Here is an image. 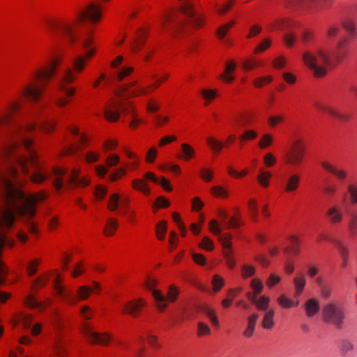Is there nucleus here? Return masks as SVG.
<instances>
[{"label":"nucleus","mask_w":357,"mask_h":357,"mask_svg":"<svg viewBox=\"0 0 357 357\" xmlns=\"http://www.w3.org/2000/svg\"><path fill=\"white\" fill-rule=\"evenodd\" d=\"M39 127L44 132H49L55 127V122L52 121H41L39 123Z\"/></svg>","instance_id":"3c124183"},{"label":"nucleus","mask_w":357,"mask_h":357,"mask_svg":"<svg viewBox=\"0 0 357 357\" xmlns=\"http://www.w3.org/2000/svg\"><path fill=\"white\" fill-rule=\"evenodd\" d=\"M259 318L257 313H253L248 318V326L244 331V335L246 337H251L255 331V324Z\"/></svg>","instance_id":"5701e85b"},{"label":"nucleus","mask_w":357,"mask_h":357,"mask_svg":"<svg viewBox=\"0 0 357 357\" xmlns=\"http://www.w3.org/2000/svg\"><path fill=\"white\" fill-rule=\"evenodd\" d=\"M306 315L308 317H313L319 310V303L316 298L307 300L305 305Z\"/></svg>","instance_id":"4be33fe9"},{"label":"nucleus","mask_w":357,"mask_h":357,"mask_svg":"<svg viewBox=\"0 0 357 357\" xmlns=\"http://www.w3.org/2000/svg\"><path fill=\"white\" fill-rule=\"evenodd\" d=\"M331 241L334 242L342 256V266L346 267L347 266V259L349 255L348 249L340 241L335 239H331Z\"/></svg>","instance_id":"bb28decb"},{"label":"nucleus","mask_w":357,"mask_h":357,"mask_svg":"<svg viewBox=\"0 0 357 357\" xmlns=\"http://www.w3.org/2000/svg\"><path fill=\"white\" fill-rule=\"evenodd\" d=\"M270 298L266 296H261L259 299H257L255 304L257 308L260 311H268Z\"/></svg>","instance_id":"72a5a7b5"},{"label":"nucleus","mask_w":357,"mask_h":357,"mask_svg":"<svg viewBox=\"0 0 357 357\" xmlns=\"http://www.w3.org/2000/svg\"><path fill=\"white\" fill-rule=\"evenodd\" d=\"M278 303L282 307L285 308H290L294 305L296 306L298 305V302H296L294 304V301L291 299L287 298L284 295H281L278 298Z\"/></svg>","instance_id":"e433bc0d"},{"label":"nucleus","mask_w":357,"mask_h":357,"mask_svg":"<svg viewBox=\"0 0 357 357\" xmlns=\"http://www.w3.org/2000/svg\"><path fill=\"white\" fill-rule=\"evenodd\" d=\"M234 22H231L218 28L216 34L220 39H222L227 34L228 30L234 25Z\"/></svg>","instance_id":"49530a36"},{"label":"nucleus","mask_w":357,"mask_h":357,"mask_svg":"<svg viewBox=\"0 0 357 357\" xmlns=\"http://www.w3.org/2000/svg\"><path fill=\"white\" fill-rule=\"evenodd\" d=\"M255 273V268L252 265L245 264L242 266V276L247 278L252 276Z\"/></svg>","instance_id":"09e8293b"},{"label":"nucleus","mask_w":357,"mask_h":357,"mask_svg":"<svg viewBox=\"0 0 357 357\" xmlns=\"http://www.w3.org/2000/svg\"><path fill=\"white\" fill-rule=\"evenodd\" d=\"M120 197L117 193L112 194L109 200L108 208L111 211H115L119 206Z\"/></svg>","instance_id":"a18cd8bd"},{"label":"nucleus","mask_w":357,"mask_h":357,"mask_svg":"<svg viewBox=\"0 0 357 357\" xmlns=\"http://www.w3.org/2000/svg\"><path fill=\"white\" fill-rule=\"evenodd\" d=\"M52 348L56 356L61 357L66 354L65 344L62 339L57 335L54 340Z\"/></svg>","instance_id":"393cba45"},{"label":"nucleus","mask_w":357,"mask_h":357,"mask_svg":"<svg viewBox=\"0 0 357 357\" xmlns=\"http://www.w3.org/2000/svg\"><path fill=\"white\" fill-rule=\"evenodd\" d=\"M290 240L292 242V248H290L289 247H286L284 248V252H288L289 251H291L293 255H298L299 253V243L300 241L297 236H291L290 237Z\"/></svg>","instance_id":"f704fd0d"},{"label":"nucleus","mask_w":357,"mask_h":357,"mask_svg":"<svg viewBox=\"0 0 357 357\" xmlns=\"http://www.w3.org/2000/svg\"><path fill=\"white\" fill-rule=\"evenodd\" d=\"M349 230L353 235L356 234L357 232V212H354L350 215Z\"/></svg>","instance_id":"4c0bfd02"},{"label":"nucleus","mask_w":357,"mask_h":357,"mask_svg":"<svg viewBox=\"0 0 357 357\" xmlns=\"http://www.w3.org/2000/svg\"><path fill=\"white\" fill-rule=\"evenodd\" d=\"M321 166L324 169H325L326 171L331 172V174L335 175L339 179L344 180L347 177V173L342 169H337L334 166L331 165L330 163L327 162H322Z\"/></svg>","instance_id":"b1692460"},{"label":"nucleus","mask_w":357,"mask_h":357,"mask_svg":"<svg viewBox=\"0 0 357 357\" xmlns=\"http://www.w3.org/2000/svg\"><path fill=\"white\" fill-rule=\"evenodd\" d=\"M202 94L206 100H212L216 96L215 90H202Z\"/></svg>","instance_id":"338daca9"},{"label":"nucleus","mask_w":357,"mask_h":357,"mask_svg":"<svg viewBox=\"0 0 357 357\" xmlns=\"http://www.w3.org/2000/svg\"><path fill=\"white\" fill-rule=\"evenodd\" d=\"M250 286L254 290L255 294H259L264 288L262 282L258 278H255L251 281Z\"/></svg>","instance_id":"8fccbe9b"},{"label":"nucleus","mask_w":357,"mask_h":357,"mask_svg":"<svg viewBox=\"0 0 357 357\" xmlns=\"http://www.w3.org/2000/svg\"><path fill=\"white\" fill-rule=\"evenodd\" d=\"M236 68V64L233 62H227L225 73L220 75V77L227 82H232L234 80V77L230 75L229 73L233 72Z\"/></svg>","instance_id":"a878e982"},{"label":"nucleus","mask_w":357,"mask_h":357,"mask_svg":"<svg viewBox=\"0 0 357 357\" xmlns=\"http://www.w3.org/2000/svg\"><path fill=\"white\" fill-rule=\"evenodd\" d=\"M348 192L350 195L351 203L357 204V185L349 184L348 185Z\"/></svg>","instance_id":"864d4df0"},{"label":"nucleus","mask_w":357,"mask_h":357,"mask_svg":"<svg viewBox=\"0 0 357 357\" xmlns=\"http://www.w3.org/2000/svg\"><path fill=\"white\" fill-rule=\"evenodd\" d=\"M198 336H203L205 335H209L211 333V329L209 326L204 322H198Z\"/></svg>","instance_id":"5fc2aeb1"},{"label":"nucleus","mask_w":357,"mask_h":357,"mask_svg":"<svg viewBox=\"0 0 357 357\" xmlns=\"http://www.w3.org/2000/svg\"><path fill=\"white\" fill-rule=\"evenodd\" d=\"M118 226L119 224L116 220L114 218H109L104 228L105 234L107 236L113 235Z\"/></svg>","instance_id":"c756f323"},{"label":"nucleus","mask_w":357,"mask_h":357,"mask_svg":"<svg viewBox=\"0 0 357 357\" xmlns=\"http://www.w3.org/2000/svg\"><path fill=\"white\" fill-rule=\"evenodd\" d=\"M126 174V171L123 168H119L116 169L113 173L109 174V178L112 181H116L121 176L125 175Z\"/></svg>","instance_id":"0e129e2a"},{"label":"nucleus","mask_w":357,"mask_h":357,"mask_svg":"<svg viewBox=\"0 0 357 357\" xmlns=\"http://www.w3.org/2000/svg\"><path fill=\"white\" fill-rule=\"evenodd\" d=\"M274 310H269L265 312L262 319V326L266 329H270L274 326L273 316Z\"/></svg>","instance_id":"cd10ccee"},{"label":"nucleus","mask_w":357,"mask_h":357,"mask_svg":"<svg viewBox=\"0 0 357 357\" xmlns=\"http://www.w3.org/2000/svg\"><path fill=\"white\" fill-rule=\"evenodd\" d=\"M43 92V86L36 85L34 82H29L20 89V94L33 102H37Z\"/></svg>","instance_id":"9d476101"},{"label":"nucleus","mask_w":357,"mask_h":357,"mask_svg":"<svg viewBox=\"0 0 357 357\" xmlns=\"http://www.w3.org/2000/svg\"><path fill=\"white\" fill-rule=\"evenodd\" d=\"M281 280V277L275 273H271L268 278L266 284L269 288H272L277 284H278Z\"/></svg>","instance_id":"603ef678"},{"label":"nucleus","mask_w":357,"mask_h":357,"mask_svg":"<svg viewBox=\"0 0 357 357\" xmlns=\"http://www.w3.org/2000/svg\"><path fill=\"white\" fill-rule=\"evenodd\" d=\"M284 121L282 115L273 116L268 118V121L271 127H275Z\"/></svg>","instance_id":"e2e57ef3"},{"label":"nucleus","mask_w":357,"mask_h":357,"mask_svg":"<svg viewBox=\"0 0 357 357\" xmlns=\"http://www.w3.org/2000/svg\"><path fill=\"white\" fill-rule=\"evenodd\" d=\"M289 26V22H287V21H286L284 20H277L275 22H273L271 25V29L272 28L273 29H280V30H284Z\"/></svg>","instance_id":"680f3d73"},{"label":"nucleus","mask_w":357,"mask_h":357,"mask_svg":"<svg viewBox=\"0 0 357 357\" xmlns=\"http://www.w3.org/2000/svg\"><path fill=\"white\" fill-rule=\"evenodd\" d=\"M24 304L28 307L35 309V308H42L45 306V303L41 301H38L33 295L27 296L24 301Z\"/></svg>","instance_id":"c85d7f7f"},{"label":"nucleus","mask_w":357,"mask_h":357,"mask_svg":"<svg viewBox=\"0 0 357 357\" xmlns=\"http://www.w3.org/2000/svg\"><path fill=\"white\" fill-rule=\"evenodd\" d=\"M82 333L92 344L107 345L112 339L107 333H99L93 331L92 327L88 323H84L82 329Z\"/></svg>","instance_id":"1a4fd4ad"},{"label":"nucleus","mask_w":357,"mask_h":357,"mask_svg":"<svg viewBox=\"0 0 357 357\" xmlns=\"http://www.w3.org/2000/svg\"><path fill=\"white\" fill-rule=\"evenodd\" d=\"M305 276L301 274L299 277H296L294 280V284L296 289L295 296H298L303 291L305 285Z\"/></svg>","instance_id":"7c9ffc66"},{"label":"nucleus","mask_w":357,"mask_h":357,"mask_svg":"<svg viewBox=\"0 0 357 357\" xmlns=\"http://www.w3.org/2000/svg\"><path fill=\"white\" fill-rule=\"evenodd\" d=\"M300 182V176L298 174H294L290 175L285 181L284 187V191L287 192H293L298 188Z\"/></svg>","instance_id":"aec40b11"},{"label":"nucleus","mask_w":357,"mask_h":357,"mask_svg":"<svg viewBox=\"0 0 357 357\" xmlns=\"http://www.w3.org/2000/svg\"><path fill=\"white\" fill-rule=\"evenodd\" d=\"M257 137V133L256 131H255L253 130H248L245 131V132L243 134L240 135L239 139L241 141L251 140V139H255Z\"/></svg>","instance_id":"bf43d9fd"},{"label":"nucleus","mask_w":357,"mask_h":357,"mask_svg":"<svg viewBox=\"0 0 357 357\" xmlns=\"http://www.w3.org/2000/svg\"><path fill=\"white\" fill-rule=\"evenodd\" d=\"M343 28L349 33L354 34L356 30V24L351 20H347L342 23Z\"/></svg>","instance_id":"6e6d98bb"},{"label":"nucleus","mask_w":357,"mask_h":357,"mask_svg":"<svg viewBox=\"0 0 357 357\" xmlns=\"http://www.w3.org/2000/svg\"><path fill=\"white\" fill-rule=\"evenodd\" d=\"M249 205V210H250V214L251 219L256 222L257 220V202L254 199H251L249 201L248 203Z\"/></svg>","instance_id":"de8ad7c7"},{"label":"nucleus","mask_w":357,"mask_h":357,"mask_svg":"<svg viewBox=\"0 0 357 357\" xmlns=\"http://www.w3.org/2000/svg\"><path fill=\"white\" fill-rule=\"evenodd\" d=\"M132 185L135 190H139L146 195L150 193V189L147 186L146 182L143 180L135 179L132 182Z\"/></svg>","instance_id":"2f4dec72"},{"label":"nucleus","mask_w":357,"mask_h":357,"mask_svg":"<svg viewBox=\"0 0 357 357\" xmlns=\"http://www.w3.org/2000/svg\"><path fill=\"white\" fill-rule=\"evenodd\" d=\"M137 84V81H134L129 84H123L119 86V90L116 92V96L119 98H124L123 93H128V96L125 97L127 100L130 97L138 96L148 93V90L145 87L139 86L136 90L130 91V89Z\"/></svg>","instance_id":"f8f14e48"},{"label":"nucleus","mask_w":357,"mask_h":357,"mask_svg":"<svg viewBox=\"0 0 357 357\" xmlns=\"http://www.w3.org/2000/svg\"><path fill=\"white\" fill-rule=\"evenodd\" d=\"M132 67H124L116 72V77L119 81H121L124 77L129 75L132 72Z\"/></svg>","instance_id":"4d7b16f0"},{"label":"nucleus","mask_w":357,"mask_h":357,"mask_svg":"<svg viewBox=\"0 0 357 357\" xmlns=\"http://www.w3.org/2000/svg\"><path fill=\"white\" fill-rule=\"evenodd\" d=\"M146 302L142 298L137 301H130L125 303L123 312L130 314L133 317H137L138 312L143 306L146 305Z\"/></svg>","instance_id":"dca6fc26"},{"label":"nucleus","mask_w":357,"mask_h":357,"mask_svg":"<svg viewBox=\"0 0 357 357\" xmlns=\"http://www.w3.org/2000/svg\"><path fill=\"white\" fill-rule=\"evenodd\" d=\"M326 216L331 223L337 224L342 222L344 213L340 206H333L326 211Z\"/></svg>","instance_id":"6ab92c4d"},{"label":"nucleus","mask_w":357,"mask_h":357,"mask_svg":"<svg viewBox=\"0 0 357 357\" xmlns=\"http://www.w3.org/2000/svg\"><path fill=\"white\" fill-rule=\"evenodd\" d=\"M304 63L313 72L316 77H322L327 73V66L332 63L329 51L319 47L303 54Z\"/></svg>","instance_id":"7ed1b4c3"},{"label":"nucleus","mask_w":357,"mask_h":357,"mask_svg":"<svg viewBox=\"0 0 357 357\" xmlns=\"http://www.w3.org/2000/svg\"><path fill=\"white\" fill-rule=\"evenodd\" d=\"M155 284L156 281L151 279L146 282L145 286L150 291H151L152 295L156 301V305L158 310L162 311L167 307V304L165 303L166 298L160 291L153 289Z\"/></svg>","instance_id":"4468645a"},{"label":"nucleus","mask_w":357,"mask_h":357,"mask_svg":"<svg viewBox=\"0 0 357 357\" xmlns=\"http://www.w3.org/2000/svg\"><path fill=\"white\" fill-rule=\"evenodd\" d=\"M346 40H340L337 43V49L338 50V52L337 53L335 56V60L337 62L341 61L344 56L345 52L343 50V46L345 45Z\"/></svg>","instance_id":"37998d69"},{"label":"nucleus","mask_w":357,"mask_h":357,"mask_svg":"<svg viewBox=\"0 0 357 357\" xmlns=\"http://www.w3.org/2000/svg\"><path fill=\"white\" fill-rule=\"evenodd\" d=\"M315 105L321 111H322L324 112H326L328 114H330L331 116L337 118V119H339L340 121H347L350 119L351 116L349 114L340 113L331 107H329V106H327L326 105L321 104V103H316Z\"/></svg>","instance_id":"a211bd4d"},{"label":"nucleus","mask_w":357,"mask_h":357,"mask_svg":"<svg viewBox=\"0 0 357 357\" xmlns=\"http://www.w3.org/2000/svg\"><path fill=\"white\" fill-rule=\"evenodd\" d=\"M60 63V59H53L47 68L37 70L33 75L34 78L43 79L45 80L50 79L54 77Z\"/></svg>","instance_id":"ddd939ff"},{"label":"nucleus","mask_w":357,"mask_h":357,"mask_svg":"<svg viewBox=\"0 0 357 357\" xmlns=\"http://www.w3.org/2000/svg\"><path fill=\"white\" fill-rule=\"evenodd\" d=\"M137 36L134 39V47L132 48L133 52L139 50L144 45L147 38L148 32L142 29H139L137 31Z\"/></svg>","instance_id":"412c9836"},{"label":"nucleus","mask_w":357,"mask_h":357,"mask_svg":"<svg viewBox=\"0 0 357 357\" xmlns=\"http://www.w3.org/2000/svg\"><path fill=\"white\" fill-rule=\"evenodd\" d=\"M271 177V174L268 172L261 170L257 176V180L262 187H267L269 184V178Z\"/></svg>","instance_id":"c9c22d12"},{"label":"nucleus","mask_w":357,"mask_h":357,"mask_svg":"<svg viewBox=\"0 0 357 357\" xmlns=\"http://www.w3.org/2000/svg\"><path fill=\"white\" fill-rule=\"evenodd\" d=\"M113 109H106L105 116L109 121H116L119 118V109H121L122 112H130L132 108L129 102L118 101L113 103Z\"/></svg>","instance_id":"9b49d317"},{"label":"nucleus","mask_w":357,"mask_h":357,"mask_svg":"<svg viewBox=\"0 0 357 357\" xmlns=\"http://www.w3.org/2000/svg\"><path fill=\"white\" fill-rule=\"evenodd\" d=\"M273 139L270 134H265L259 142V146L261 149H264L272 144Z\"/></svg>","instance_id":"13d9d810"},{"label":"nucleus","mask_w":357,"mask_h":357,"mask_svg":"<svg viewBox=\"0 0 357 357\" xmlns=\"http://www.w3.org/2000/svg\"><path fill=\"white\" fill-rule=\"evenodd\" d=\"M322 319L326 324L342 328L345 319L344 307L336 301L328 302L323 307Z\"/></svg>","instance_id":"39448f33"},{"label":"nucleus","mask_w":357,"mask_h":357,"mask_svg":"<svg viewBox=\"0 0 357 357\" xmlns=\"http://www.w3.org/2000/svg\"><path fill=\"white\" fill-rule=\"evenodd\" d=\"M224 279L218 275H214L212 280L213 290L215 292L220 291L224 286Z\"/></svg>","instance_id":"ea45409f"},{"label":"nucleus","mask_w":357,"mask_h":357,"mask_svg":"<svg viewBox=\"0 0 357 357\" xmlns=\"http://www.w3.org/2000/svg\"><path fill=\"white\" fill-rule=\"evenodd\" d=\"M209 227L211 231L219 236L218 240L225 249L224 255L227 260V264L231 268H233L236 265V262L231 257V235L228 233L221 235L222 229L215 220H212L209 222Z\"/></svg>","instance_id":"423d86ee"},{"label":"nucleus","mask_w":357,"mask_h":357,"mask_svg":"<svg viewBox=\"0 0 357 357\" xmlns=\"http://www.w3.org/2000/svg\"><path fill=\"white\" fill-rule=\"evenodd\" d=\"M167 229V222L165 220H161L156 225V234L159 240L164 239Z\"/></svg>","instance_id":"58836bf2"},{"label":"nucleus","mask_w":357,"mask_h":357,"mask_svg":"<svg viewBox=\"0 0 357 357\" xmlns=\"http://www.w3.org/2000/svg\"><path fill=\"white\" fill-rule=\"evenodd\" d=\"M206 142L211 146L212 149L217 153H219L224 146V144L222 142L217 141L212 137H208L206 139Z\"/></svg>","instance_id":"c03bdc74"},{"label":"nucleus","mask_w":357,"mask_h":357,"mask_svg":"<svg viewBox=\"0 0 357 357\" xmlns=\"http://www.w3.org/2000/svg\"><path fill=\"white\" fill-rule=\"evenodd\" d=\"M304 148L291 149L287 154V163L297 166L299 165L304 158Z\"/></svg>","instance_id":"2eb2a0df"},{"label":"nucleus","mask_w":357,"mask_h":357,"mask_svg":"<svg viewBox=\"0 0 357 357\" xmlns=\"http://www.w3.org/2000/svg\"><path fill=\"white\" fill-rule=\"evenodd\" d=\"M183 155L181 157L183 160H189L192 158L195 154L194 149L188 144L183 143L181 145Z\"/></svg>","instance_id":"473e14b6"},{"label":"nucleus","mask_w":357,"mask_h":357,"mask_svg":"<svg viewBox=\"0 0 357 357\" xmlns=\"http://www.w3.org/2000/svg\"><path fill=\"white\" fill-rule=\"evenodd\" d=\"M182 12L190 18V23L196 26H200L202 24V19L195 15L192 5L190 2H184L181 6Z\"/></svg>","instance_id":"f3484780"},{"label":"nucleus","mask_w":357,"mask_h":357,"mask_svg":"<svg viewBox=\"0 0 357 357\" xmlns=\"http://www.w3.org/2000/svg\"><path fill=\"white\" fill-rule=\"evenodd\" d=\"M288 8H301L310 11H317L319 8L331 4L330 0H283Z\"/></svg>","instance_id":"6e6552de"},{"label":"nucleus","mask_w":357,"mask_h":357,"mask_svg":"<svg viewBox=\"0 0 357 357\" xmlns=\"http://www.w3.org/2000/svg\"><path fill=\"white\" fill-rule=\"evenodd\" d=\"M178 295V289L174 285H171L169 288L167 296H165L166 301L165 303L167 305V301L174 302L176 300Z\"/></svg>","instance_id":"a19ab883"},{"label":"nucleus","mask_w":357,"mask_h":357,"mask_svg":"<svg viewBox=\"0 0 357 357\" xmlns=\"http://www.w3.org/2000/svg\"><path fill=\"white\" fill-rule=\"evenodd\" d=\"M54 288L56 294L65 298L66 302L70 305H75L79 299H87L90 294L93 291V289L88 286H81L79 287L77 291L79 296V298H77L73 296L70 291H66L64 287L59 284L57 281L54 282Z\"/></svg>","instance_id":"0eeeda50"},{"label":"nucleus","mask_w":357,"mask_h":357,"mask_svg":"<svg viewBox=\"0 0 357 357\" xmlns=\"http://www.w3.org/2000/svg\"><path fill=\"white\" fill-rule=\"evenodd\" d=\"M199 247L208 251H211L213 250L214 245L210 238L205 236L202 238V242L199 244Z\"/></svg>","instance_id":"052dcab7"},{"label":"nucleus","mask_w":357,"mask_h":357,"mask_svg":"<svg viewBox=\"0 0 357 357\" xmlns=\"http://www.w3.org/2000/svg\"><path fill=\"white\" fill-rule=\"evenodd\" d=\"M102 14L100 6L95 3H90L83 10H78L76 18L73 21L66 20H48L46 25L53 34L59 35L68 44L74 45L79 38L77 26L79 23L88 19L92 23L98 22Z\"/></svg>","instance_id":"f257e3e1"},{"label":"nucleus","mask_w":357,"mask_h":357,"mask_svg":"<svg viewBox=\"0 0 357 357\" xmlns=\"http://www.w3.org/2000/svg\"><path fill=\"white\" fill-rule=\"evenodd\" d=\"M91 43L92 38L91 32L88 31L87 35L81 43L82 47L86 50L85 54L79 55L73 60L72 66L66 69L59 82V89L68 97H71L75 93V89L68 86V84L73 82L76 79L77 74L84 70L86 61L89 59L94 53L93 49H88Z\"/></svg>","instance_id":"f03ea898"},{"label":"nucleus","mask_w":357,"mask_h":357,"mask_svg":"<svg viewBox=\"0 0 357 357\" xmlns=\"http://www.w3.org/2000/svg\"><path fill=\"white\" fill-rule=\"evenodd\" d=\"M54 176L52 184L56 190H61L64 186V182L72 184L74 186H86L89 181L84 178L79 177V172L73 170L70 174L67 175V170L60 167H54L52 170Z\"/></svg>","instance_id":"20e7f679"},{"label":"nucleus","mask_w":357,"mask_h":357,"mask_svg":"<svg viewBox=\"0 0 357 357\" xmlns=\"http://www.w3.org/2000/svg\"><path fill=\"white\" fill-rule=\"evenodd\" d=\"M243 223L241 221L240 216L237 213L236 217H231L227 222H225V228H237L243 225Z\"/></svg>","instance_id":"79ce46f5"},{"label":"nucleus","mask_w":357,"mask_h":357,"mask_svg":"<svg viewBox=\"0 0 357 357\" xmlns=\"http://www.w3.org/2000/svg\"><path fill=\"white\" fill-rule=\"evenodd\" d=\"M119 157L115 154H110L107 159V164L109 167L116 165L119 162Z\"/></svg>","instance_id":"774afa93"},{"label":"nucleus","mask_w":357,"mask_h":357,"mask_svg":"<svg viewBox=\"0 0 357 357\" xmlns=\"http://www.w3.org/2000/svg\"><path fill=\"white\" fill-rule=\"evenodd\" d=\"M211 192L220 197H226L227 196V191L220 186H214L211 189Z\"/></svg>","instance_id":"69168bd1"}]
</instances>
